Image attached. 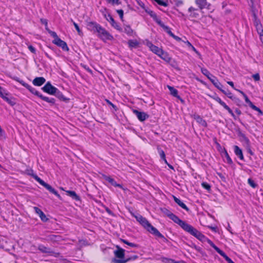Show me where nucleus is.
<instances>
[{
    "label": "nucleus",
    "instance_id": "nucleus-1",
    "mask_svg": "<svg viewBox=\"0 0 263 263\" xmlns=\"http://www.w3.org/2000/svg\"><path fill=\"white\" fill-rule=\"evenodd\" d=\"M185 231L190 233L191 235L194 236L199 240L202 242L206 241L211 246V243H210V242L212 241L209 239L207 238L200 232L198 231L196 229L192 227L191 225H189V226L188 227Z\"/></svg>",
    "mask_w": 263,
    "mask_h": 263
},
{
    "label": "nucleus",
    "instance_id": "nucleus-2",
    "mask_svg": "<svg viewBox=\"0 0 263 263\" xmlns=\"http://www.w3.org/2000/svg\"><path fill=\"white\" fill-rule=\"evenodd\" d=\"M140 224L151 234L159 238H163L166 240L164 236L161 234L156 228L152 226L146 218H144V220L141 221Z\"/></svg>",
    "mask_w": 263,
    "mask_h": 263
},
{
    "label": "nucleus",
    "instance_id": "nucleus-3",
    "mask_svg": "<svg viewBox=\"0 0 263 263\" xmlns=\"http://www.w3.org/2000/svg\"><path fill=\"white\" fill-rule=\"evenodd\" d=\"M116 248L117 249L114 251V254L116 257L120 259H114L113 260L114 263H125L130 260V259H123L125 250L118 246H117Z\"/></svg>",
    "mask_w": 263,
    "mask_h": 263
},
{
    "label": "nucleus",
    "instance_id": "nucleus-4",
    "mask_svg": "<svg viewBox=\"0 0 263 263\" xmlns=\"http://www.w3.org/2000/svg\"><path fill=\"white\" fill-rule=\"evenodd\" d=\"M167 216L174 222L179 225L185 231L190 225L185 221L181 220L178 216L171 212H169V214H167Z\"/></svg>",
    "mask_w": 263,
    "mask_h": 263
},
{
    "label": "nucleus",
    "instance_id": "nucleus-5",
    "mask_svg": "<svg viewBox=\"0 0 263 263\" xmlns=\"http://www.w3.org/2000/svg\"><path fill=\"white\" fill-rule=\"evenodd\" d=\"M33 178L35 179L36 181H37L41 185H43L45 187L48 191H49L50 193L55 195L57 197H58L59 199H61V196L58 194V192L53 189L51 185L47 184L45 182H44L43 180H42L40 177H39L37 175H35L33 176Z\"/></svg>",
    "mask_w": 263,
    "mask_h": 263
},
{
    "label": "nucleus",
    "instance_id": "nucleus-6",
    "mask_svg": "<svg viewBox=\"0 0 263 263\" xmlns=\"http://www.w3.org/2000/svg\"><path fill=\"white\" fill-rule=\"evenodd\" d=\"M201 71L202 73L205 76L216 88H219V85H221V84L215 77L211 74L205 68H201Z\"/></svg>",
    "mask_w": 263,
    "mask_h": 263
},
{
    "label": "nucleus",
    "instance_id": "nucleus-7",
    "mask_svg": "<svg viewBox=\"0 0 263 263\" xmlns=\"http://www.w3.org/2000/svg\"><path fill=\"white\" fill-rule=\"evenodd\" d=\"M97 33L99 37L103 41L111 40L113 39V36L101 26Z\"/></svg>",
    "mask_w": 263,
    "mask_h": 263
},
{
    "label": "nucleus",
    "instance_id": "nucleus-8",
    "mask_svg": "<svg viewBox=\"0 0 263 263\" xmlns=\"http://www.w3.org/2000/svg\"><path fill=\"white\" fill-rule=\"evenodd\" d=\"M42 89L44 92L50 95H54L58 90V89L52 86L49 82H48Z\"/></svg>",
    "mask_w": 263,
    "mask_h": 263
},
{
    "label": "nucleus",
    "instance_id": "nucleus-9",
    "mask_svg": "<svg viewBox=\"0 0 263 263\" xmlns=\"http://www.w3.org/2000/svg\"><path fill=\"white\" fill-rule=\"evenodd\" d=\"M211 246L213 248L216 252L222 256L228 263H235L230 258H229L226 253L219 249L213 242H210Z\"/></svg>",
    "mask_w": 263,
    "mask_h": 263
},
{
    "label": "nucleus",
    "instance_id": "nucleus-10",
    "mask_svg": "<svg viewBox=\"0 0 263 263\" xmlns=\"http://www.w3.org/2000/svg\"><path fill=\"white\" fill-rule=\"evenodd\" d=\"M211 246L213 248L216 252L222 256L228 263H235L230 258H229L226 253L219 249L213 242H210Z\"/></svg>",
    "mask_w": 263,
    "mask_h": 263
},
{
    "label": "nucleus",
    "instance_id": "nucleus-11",
    "mask_svg": "<svg viewBox=\"0 0 263 263\" xmlns=\"http://www.w3.org/2000/svg\"><path fill=\"white\" fill-rule=\"evenodd\" d=\"M104 17L106 20L109 22L111 25L118 30L121 31L122 29L118 25V24L115 22L112 16L110 14H105Z\"/></svg>",
    "mask_w": 263,
    "mask_h": 263
},
{
    "label": "nucleus",
    "instance_id": "nucleus-12",
    "mask_svg": "<svg viewBox=\"0 0 263 263\" xmlns=\"http://www.w3.org/2000/svg\"><path fill=\"white\" fill-rule=\"evenodd\" d=\"M18 82L21 84L23 86L25 87L27 89H28L32 93L35 95L36 96L40 97V95H42L38 91H37L35 88H33L28 84L24 82L23 80H18Z\"/></svg>",
    "mask_w": 263,
    "mask_h": 263
},
{
    "label": "nucleus",
    "instance_id": "nucleus-13",
    "mask_svg": "<svg viewBox=\"0 0 263 263\" xmlns=\"http://www.w3.org/2000/svg\"><path fill=\"white\" fill-rule=\"evenodd\" d=\"M52 42L55 45H57L59 47H60L63 50H69V48L67 46L66 43L64 41L61 40L60 38L57 39L56 40H53Z\"/></svg>",
    "mask_w": 263,
    "mask_h": 263
},
{
    "label": "nucleus",
    "instance_id": "nucleus-14",
    "mask_svg": "<svg viewBox=\"0 0 263 263\" xmlns=\"http://www.w3.org/2000/svg\"><path fill=\"white\" fill-rule=\"evenodd\" d=\"M133 112L140 121H144L149 117V115L144 112L134 110Z\"/></svg>",
    "mask_w": 263,
    "mask_h": 263
},
{
    "label": "nucleus",
    "instance_id": "nucleus-15",
    "mask_svg": "<svg viewBox=\"0 0 263 263\" xmlns=\"http://www.w3.org/2000/svg\"><path fill=\"white\" fill-rule=\"evenodd\" d=\"M87 28L90 31L93 33L98 32L99 29L100 28L101 26L95 22H89L87 24Z\"/></svg>",
    "mask_w": 263,
    "mask_h": 263
},
{
    "label": "nucleus",
    "instance_id": "nucleus-16",
    "mask_svg": "<svg viewBox=\"0 0 263 263\" xmlns=\"http://www.w3.org/2000/svg\"><path fill=\"white\" fill-rule=\"evenodd\" d=\"M196 4L198 6L200 9L204 8L210 9L211 5L208 4L206 0H196Z\"/></svg>",
    "mask_w": 263,
    "mask_h": 263
},
{
    "label": "nucleus",
    "instance_id": "nucleus-17",
    "mask_svg": "<svg viewBox=\"0 0 263 263\" xmlns=\"http://www.w3.org/2000/svg\"><path fill=\"white\" fill-rule=\"evenodd\" d=\"M146 45L153 53L158 55L160 54V52H161V51L162 50V49L153 45L151 42H149L147 43Z\"/></svg>",
    "mask_w": 263,
    "mask_h": 263
},
{
    "label": "nucleus",
    "instance_id": "nucleus-18",
    "mask_svg": "<svg viewBox=\"0 0 263 263\" xmlns=\"http://www.w3.org/2000/svg\"><path fill=\"white\" fill-rule=\"evenodd\" d=\"M167 87L169 89L171 95L180 99V101H181V102H184V101L180 98V97L179 96H178V92L176 89H175L174 87L171 86L170 85H167Z\"/></svg>",
    "mask_w": 263,
    "mask_h": 263
},
{
    "label": "nucleus",
    "instance_id": "nucleus-19",
    "mask_svg": "<svg viewBox=\"0 0 263 263\" xmlns=\"http://www.w3.org/2000/svg\"><path fill=\"white\" fill-rule=\"evenodd\" d=\"M33 209L35 213L39 215L40 218L43 221L45 222L48 220V218L41 209L37 207H34Z\"/></svg>",
    "mask_w": 263,
    "mask_h": 263
},
{
    "label": "nucleus",
    "instance_id": "nucleus-20",
    "mask_svg": "<svg viewBox=\"0 0 263 263\" xmlns=\"http://www.w3.org/2000/svg\"><path fill=\"white\" fill-rule=\"evenodd\" d=\"M46 81L43 77H36L33 80V84L35 86H40L43 85Z\"/></svg>",
    "mask_w": 263,
    "mask_h": 263
},
{
    "label": "nucleus",
    "instance_id": "nucleus-21",
    "mask_svg": "<svg viewBox=\"0 0 263 263\" xmlns=\"http://www.w3.org/2000/svg\"><path fill=\"white\" fill-rule=\"evenodd\" d=\"M194 119L200 124L204 127H206L207 126V124L206 121L203 120L200 116L198 115H194L193 116Z\"/></svg>",
    "mask_w": 263,
    "mask_h": 263
},
{
    "label": "nucleus",
    "instance_id": "nucleus-22",
    "mask_svg": "<svg viewBox=\"0 0 263 263\" xmlns=\"http://www.w3.org/2000/svg\"><path fill=\"white\" fill-rule=\"evenodd\" d=\"M234 152L236 155H237L241 160H243L244 157L243 156L242 152L241 149L237 145H235L234 147Z\"/></svg>",
    "mask_w": 263,
    "mask_h": 263
},
{
    "label": "nucleus",
    "instance_id": "nucleus-23",
    "mask_svg": "<svg viewBox=\"0 0 263 263\" xmlns=\"http://www.w3.org/2000/svg\"><path fill=\"white\" fill-rule=\"evenodd\" d=\"M173 198L175 202L177 203L180 206H181L182 208H183V209L187 211H189V209L186 206V205L179 199H178L175 196H173Z\"/></svg>",
    "mask_w": 263,
    "mask_h": 263
},
{
    "label": "nucleus",
    "instance_id": "nucleus-24",
    "mask_svg": "<svg viewBox=\"0 0 263 263\" xmlns=\"http://www.w3.org/2000/svg\"><path fill=\"white\" fill-rule=\"evenodd\" d=\"M158 56L167 62H169L171 61V58L168 54L163 50L161 51V52L160 53Z\"/></svg>",
    "mask_w": 263,
    "mask_h": 263
},
{
    "label": "nucleus",
    "instance_id": "nucleus-25",
    "mask_svg": "<svg viewBox=\"0 0 263 263\" xmlns=\"http://www.w3.org/2000/svg\"><path fill=\"white\" fill-rule=\"evenodd\" d=\"M38 249L42 253L51 254L52 251L51 250L43 245H39L38 247Z\"/></svg>",
    "mask_w": 263,
    "mask_h": 263
},
{
    "label": "nucleus",
    "instance_id": "nucleus-26",
    "mask_svg": "<svg viewBox=\"0 0 263 263\" xmlns=\"http://www.w3.org/2000/svg\"><path fill=\"white\" fill-rule=\"evenodd\" d=\"M8 95V93L5 91L2 93V95L0 96V97L10 105H13L14 104V102L13 101H12L11 99H9L7 97Z\"/></svg>",
    "mask_w": 263,
    "mask_h": 263
},
{
    "label": "nucleus",
    "instance_id": "nucleus-27",
    "mask_svg": "<svg viewBox=\"0 0 263 263\" xmlns=\"http://www.w3.org/2000/svg\"><path fill=\"white\" fill-rule=\"evenodd\" d=\"M8 95V93L5 91L2 93V95L0 96V97L10 105H13L14 104V102L13 101H12L11 99H9L7 97Z\"/></svg>",
    "mask_w": 263,
    "mask_h": 263
},
{
    "label": "nucleus",
    "instance_id": "nucleus-28",
    "mask_svg": "<svg viewBox=\"0 0 263 263\" xmlns=\"http://www.w3.org/2000/svg\"><path fill=\"white\" fill-rule=\"evenodd\" d=\"M66 192L67 193V195L71 197L73 199H74L76 200H80L79 197L77 195L76 193L74 191H66Z\"/></svg>",
    "mask_w": 263,
    "mask_h": 263
},
{
    "label": "nucleus",
    "instance_id": "nucleus-29",
    "mask_svg": "<svg viewBox=\"0 0 263 263\" xmlns=\"http://www.w3.org/2000/svg\"><path fill=\"white\" fill-rule=\"evenodd\" d=\"M40 98L47 102L51 104H54L55 103V100L53 98H49L48 97H44L42 95L40 96Z\"/></svg>",
    "mask_w": 263,
    "mask_h": 263
},
{
    "label": "nucleus",
    "instance_id": "nucleus-30",
    "mask_svg": "<svg viewBox=\"0 0 263 263\" xmlns=\"http://www.w3.org/2000/svg\"><path fill=\"white\" fill-rule=\"evenodd\" d=\"M128 44L130 48H136L138 46L139 42L136 40H129Z\"/></svg>",
    "mask_w": 263,
    "mask_h": 263
},
{
    "label": "nucleus",
    "instance_id": "nucleus-31",
    "mask_svg": "<svg viewBox=\"0 0 263 263\" xmlns=\"http://www.w3.org/2000/svg\"><path fill=\"white\" fill-rule=\"evenodd\" d=\"M236 90L238 91L239 93H240L243 96V97L245 98L246 102L247 103L249 104V105H250L251 103H252V102L249 100L248 97L243 91H242L241 90H239V89H236Z\"/></svg>",
    "mask_w": 263,
    "mask_h": 263
},
{
    "label": "nucleus",
    "instance_id": "nucleus-32",
    "mask_svg": "<svg viewBox=\"0 0 263 263\" xmlns=\"http://www.w3.org/2000/svg\"><path fill=\"white\" fill-rule=\"evenodd\" d=\"M106 180L110 183L112 185L115 186H121L120 184H118L116 183V182L114 180V179L110 178V177H106Z\"/></svg>",
    "mask_w": 263,
    "mask_h": 263
},
{
    "label": "nucleus",
    "instance_id": "nucleus-33",
    "mask_svg": "<svg viewBox=\"0 0 263 263\" xmlns=\"http://www.w3.org/2000/svg\"><path fill=\"white\" fill-rule=\"evenodd\" d=\"M124 31L129 35H132L133 33V30L129 26H125Z\"/></svg>",
    "mask_w": 263,
    "mask_h": 263
},
{
    "label": "nucleus",
    "instance_id": "nucleus-34",
    "mask_svg": "<svg viewBox=\"0 0 263 263\" xmlns=\"http://www.w3.org/2000/svg\"><path fill=\"white\" fill-rule=\"evenodd\" d=\"M158 153L162 159H163L165 163H167V160L165 159V155L164 151L160 148H158Z\"/></svg>",
    "mask_w": 263,
    "mask_h": 263
},
{
    "label": "nucleus",
    "instance_id": "nucleus-35",
    "mask_svg": "<svg viewBox=\"0 0 263 263\" xmlns=\"http://www.w3.org/2000/svg\"><path fill=\"white\" fill-rule=\"evenodd\" d=\"M121 241L123 243H124L125 244H126V245H127L128 246H130L131 247H133V248H138V245H137L136 243H134L129 242H128L126 240L121 239Z\"/></svg>",
    "mask_w": 263,
    "mask_h": 263
},
{
    "label": "nucleus",
    "instance_id": "nucleus-36",
    "mask_svg": "<svg viewBox=\"0 0 263 263\" xmlns=\"http://www.w3.org/2000/svg\"><path fill=\"white\" fill-rule=\"evenodd\" d=\"M256 27V30L260 36L263 35V29L261 24L257 25Z\"/></svg>",
    "mask_w": 263,
    "mask_h": 263
},
{
    "label": "nucleus",
    "instance_id": "nucleus-37",
    "mask_svg": "<svg viewBox=\"0 0 263 263\" xmlns=\"http://www.w3.org/2000/svg\"><path fill=\"white\" fill-rule=\"evenodd\" d=\"M57 97L62 100H66V98L63 95L58 89L57 93L54 94Z\"/></svg>",
    "mask_w": 263,
    "mask_h": 263
},
{
    "label": "nucleus",
    "instance_id": "nucleus-38",
    "mask_svg": "<svg viewBox=\"0 0 263 263\" xmlns=\"http://www.w3.org/2000/svg\"><path fill=\"white\" fill-rule=\"evenodd\" d=\"M249 106L251 108H252L254 110L258 111L260 114V115H262V112L261 111V110L258 107L254 105L253 103H251Z\"/></svg>",
    "mask_w": 263,
    "mask_h": 263
},
{
    "label": "nucleus",
    "instance_id": "nucleus-39",
    "mask_svg": "<svg viewBox=\"0 0 263 263\" xmlns=\"http://www.w3.org/2000/svg\"><path fill=\"white\" fill-rule=\"evenodd\" d=\"M224 155H225V157H226V158L227 159V161L228 163L229 164H231L232 163V159H231L230 156L229 155L228 152H227L226 150L224 149Z\"/></svg>",
    "mask_w": 263,
    "mask_h": 263
},
{
    "label": "nucleus",
    "instance_id": "nucleus-40",
    "mask_svg": "<svg viewBox=\"0 0 263 263\" xmlns=\"http://www.w3.org/2000/svg\"><path fill=\"white\" fill-rule=\"evenodd\" d=\"M164 30L171 36L173 35L172 32L171 31L170 28L165 25L162 27Z\"/></svg>",
    "mask_w": 263,
    "mask_h": 263
},
{
    "label": "nucleus",
    "instance_id": "nucleus-41",
    "mask_svg": "<svg viewBox=\"0 0 263 263\" xmlns=\"http://www.w3.org/2000/svg\"><path fill=\"white\" fill-rule=\"evenodd\" d=\"M164 30L171 36L173 35L172 32L171 31L170 28L165 25L162 27Z\"/></svg>",
    "mask_w": 263,
    "mask_h": 263
},
{
    "label": "nucleus",
    "instance_id": "nucleus-42",
    "mask_svg": "<svg viewBox=\"0 0 263 263\" xmlns=\"http://www.w3.org/2000/svg\"><path fill=\"white\" fill-rule=\"evenodd\" d=\"M106 1L108 3L112 5H119L120 4L119 0H106Z\"/></svg>",
    "mask_w": 263,
    "mask_h": 263
},
{
    "label": "nucleus",
    "instance_id": "nucleus-43",
    "mask_svg": "<svg viewBox=\"0 0 263 263\" xmlns=\"http://www.w3.org/2000/svg\"><path fill=\"white\" fill-rule=\"evenodd\" d=\"M248 182L249 184L253 188H255L257 186L254 181L250 178L248 180Z\"/></svg>",
    "mask_w": 263,
    "mask_h": 263
},
{
    "label": "nucleus",
    "instance_id": "nucleus-44",
    "mask_svg": "<svg viewBox=\"0 0 263 263\" xmlns=\"http://www.w3.org/2000/svg\"><path fill=\"white\" fill-rule=\"evenodd\" d=\"M254 16V24L255 26H256L257 25L260 24V21L257 19V16L255 14H253Z\"/></svg>",
    "mask_w": 263,
    "mask_h": 263
},
{
    "label": "nucleus",
    "instance_id": "nucleus-45",
    "mask_svg": "<svg viewBox=\"0 0 263 263\" xmlns=\"http://www.w3.org/2000/svg\"><path fill=\"white\" fill-rule=\"evenodd\" d=\"M201 185L203 188H204L205 189H206L207 190H210L211 189V186L208 183H207L206 182L202 183Z\"/></svg>",
    "mask_w": 263,
    "mask_h": 263
},
{
    "label": "nucleus",
    "instance_id": "nucleus-46",
    "mask_svg": "<svg viewBox=\"0 0 263 263\" xmlns=\"http://www.w3.org/2000/svg\"><path fill=\"white\" fill-rule=\"evenodd\" d=\"M49 32L50 34V35L54 38L53 40H56L57 39L59 38L58 35L57 34L56 32L52 31H49Z\"/></svg>",
    "mask_w": 263,
    "mask_h": 263
},
{
    "label": "nucleus",
    "instance_id": "nucleus-47",
    "mask_svg": "<svg viewBox=\"0 0 263 263\" xmlns=\"http://www.w3.org/2000/svg\"><path fill=\"white\" fill-rule=\"evenodd\" d=\"M155 2H156L159 5L163 6H166L167 4L162 1V0H154Z\"/></svg>",
    "mask_w": 263,
    "mask_h": 263
},
{
    "label": "nucleus",
    "instance_id": "nucleus-48",
    "mask_svg": "<svg viewBox=\"0 0 263 263\" xmlns=\"http://www.w3.org/2000/svg\"><path fill=\"white\" fill-rule=\"evenodd\" d=\"M73 25H74V27H75L76 29V30H77V31H78V33H79V34H81V33H82V32H81V30H80V28H79V27L77 23H76L74 22H73Z\"/></svg>",
    "mask_w": 263,
    "mask_h": 263
},
{
    "label": "nucleus",
    "instance_id": "nucleus-49",
    "mask_svg": "<svg viewBox=\"0 0 263 263\" xmlns=\"http://www.w3.org/2000/svg\"><path fill=\"white\" fill-rule=\"evenodd\" d=\"M252 77L255 81H258L260 80V76L258 73L253 74Z\"/></svg>",
    "mask_w": 263,
    "mask_h": 263
},
{
    "label": "nucleus",
    "instance_id": "nucleus-50",
    "mask_svg": "<svg viewBox=\"0 0 263 263\" xmlns=\"http://www.w3.org/2000/svg\"><path fill=\"white\" fill-rule=\"evenodd\" d=\"M136 218L138 222H140V223L141 222V221H142V220H144V219L145 218L143 217H142V216H141V215H138V216H136Z\"/></svg>",
    "mask_w": 263,
    "mask_h": 263
},
{
    "label": "nucleus",
    "instance_id": "nucleus-51",
    "mask_svg": "<svg viewBox=\"0 0 263 263\" xmlns=\"http://www.w3.org/2000/svg\"><path fill=\"white\" fill-rule=\"evenodd\" d=\"M28 49L32 53H35L36 50L35 48L33 47L32 45H29Z\"/></svg>",
    "mask_w": 263,
    "mask_h": 263
},
{
    "label": "nucleus",
    "instance_id": "nucleus-52",
    "mask_svg": "<svg viewBox=\"0 0 263 263\" xmlns=\"http://www.w3.org/2000/svg\"><path fill=\"white\" fill-rule=\"evenodd\" d=\"M117 13L120 16V17L122 19L123 17V11L122 9L117 10Z\"/></svg>",
    "mask_w": 263,
    "mask_h": 263
},
{
    "label": "nucleus",
    "instance_id": "nucleus-53",
    "mask_svg": "<svg viewBox=\"0 0 263 263\" xmlns=\"http://www.w3.org/2000/svg\"><path fill=\"white\" fill-rule=\"evenodd\" d=\"M173 38H174L175 40L177 41L180 42L182 41L181 39L178 36L175 35L174 34H173V35L171 36Z\"/></svg>",
    "mask_w": 263,
    "mask_h": 263
},
{
    "label": "nucleus",
    "instance_id": "nucleus-54",
    "mask_svg": "<svg viewBox=\"0 0 263 263\" xmlns=\"http://www.w3.org/2000/svg\"><path fill=\"white\" fill-rule=\"evenodd\" d=\"M156 21L161 27H163V26L164 25L161 21L158 18H156Z\"/></svg>",
    "mask_w": 263,
    "mask_h": 263
},
{
    "label": "nucleus",
    "instance_id": "nucleus-55",
    "mask_svg": "<svg viewBox=\"0 0 263 263\" xmlns=\"http://www.w3.org/2000/svg\"><path fill=\"white\" fill-rule=\"evenodd\" d=\"M0 138H5V133L2 128H0Z\"/></svg>",
    "mask_w": 263,
    "mask_h": 263
},
{
    "label": "nucleus",
    "instance_id": "nucleus-56",
    "mask_svg": "<svg viewBox=\"0 0 263 263\" xmlns=\"http://www.w3.org/2000/svg\"><path fill=\"white\" fill-rule=\"evenodd\" d=\"M49 239L51 240H56L57 236L54 235H51L49 236Z\"/></svg>",
    "mask_w": 263,
    "mask_h": 263
},
{
    "label": "nucleus",
    "instance_id": "nucleus-57",
    "mask_svg": "<svg viewBox=\"0 0 263 263\" xmlns=\"http://www.w3.org/2000/svg\"><path fill=\"white\" fill-rule=\"evenodd\" d=\"M227 83L230 85L233 89H234L235 90L237 89L236 88H235L234 87V83L232 81H228L227 82Z\"/></svg>",
    "mask_w": 263,
    "mask_h": 263
},
{
    "label": "nucleus",
    "instance_id": "nucleus-58",
    "mask_svg": "<svg viewBox=\"0 0 263 263\" xmlns=\"http://www.w3.org/2000/svg\"><path fill=\"white\" fill-rule=\"evenodd\" d=\"M226 110H227L228 111V112L233 116V117H234V113L233 112L232 110H231V109L229 107H228L226 109Z\"/></svg>",
    "mask_w": 263,
    "mask_h": 263
},
{
    "label": "nucleus",
    "instance_id": "nucleus-59",
    "mask_svg": "<svg viewBox=\"0 0 263 263\" xmlns=\"http://www.w3.org/2000/svg\"><path fill=\"white\" fill-rule=\"evenodd\" d=\"M192 49L195 52L199 57H200V54L199 52L196 49V48L192 45V46L191 47Z\"/></svg>",
    "mask_w": 263,
    "mask_h": 263
},
{
    "label": "nucleus",
    "instance_id": "nucleus-60",
    "mask_svg": "<svg viewBox=\"0 0 263 263\" xmlns=\"http://www.w3.org/2000/svg\"><path fill=\"white\" fill-rule=\"evenodd\" d=\"M226 95L230 99L233 98L232 93L230 91H228L227 93H226Z\"/></svg>",
    "mask_w": 263,
    "mask_h": 263
},
{
    "label": "nucleus",
    "instance_id": "nucleus-61",
    "mask_svg": "<svg viewBox=\"0 0 263 263\" xmlns=\"http://www.w3.org/2000/svg\"><path fill=\"white\" fill-rule=\"evenodd\" d=\"M215 100L218 102L220 104L223 102L221 99L219 97H216L215 98Z\"/></svg>",
    "mask_w": 263,
    "mask_h": 263
},
{
    "label": "nucleus",
    "instance_id": "nucleus-62",
    "mask_svg": "<svg viewBox=\"0 0 263 263\" xmlns=\"http://www.w3.org/2000/svg\"><path fill=\"white\" fill-rule=\"evenodd\" d=\"M226 109L229 107L223 101L220 104Z\"/></svg>",
    "mask_w": 263,
    "mask_h": 263
},
{
    "label": "nucleus",
    "instance_id": "nucleus-63",
    "mask_svg": "<svg viewBox=\"0 0 263 263\" xmlns=\"http://www.w3.org/2000/svg\"><path fill=\"white\" fill-rule=\"evenodd\" d=\"M221 86H222V85H219V88H218L220 91H221L224 95H226V93H227L228 91H226L225 90H223Z\"/></svg>",
    "mask_w": 263,
    "mask_h": 263
},
{
    "label": "nucleus",
    "instance_id": "nucleus-64",
    "mask_svg": "<svg viewBox=\"0 0 263 263\" xmlns=\"http://www.w3.org/2000/svg\"><path fill=\"white\" fill-rule=\"evenodd\" d=\"M5 90L3 89V87H2L0 86V96L2 95V93L5 91Z\"/></svg>",
    "mask_w": 263,
    "mask_h": 263
}]
</instances>
